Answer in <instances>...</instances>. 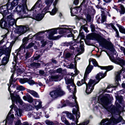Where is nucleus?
Wrapping results in <instances>:
<instances>
[{
    "label": "nucleus",
    "mask_w": 125,
    "mask_h": 125,
    "mask_svg": "<svg viewBox=\"0 0 125 125\" xmlns=\"http://www.w3.org/2000/svg\"><path fill=\"white\" fill-rule=\"evenodd\" d=\"M72 112L73 114L75 115L78 113V111L75 108H73V109Z\"/></svg>",
    "instance_id": "680f3d73"
},
{
    "label": "nucleus",
    "mask_w": 125,
    "mask_h": 125,
    "mask_svg": "<svg viewBox=\"0 0 125 125\" xmlns=\"http://www.w3.org/2000/svg\"><path fill=\"white\" fill-rule=\"evenodd\" d=\"M29 30V28L27 26H21L18 28V32L20 34V35L22 34L25 32Z\"/></svg>",
    "instance_id": "9b49d317"
},
{
    "label": "nucleus",
    "mask_w": 125,
    "mask_h": 125,
    "mask_svg": "<svg viewBox=\"0 0 125 125\" xmlns=\"http://www.w3.org/2000/svg\"><path fill=\"white\" fill-rule=\"evenodd\" d=\"M89 120H87L86 121H85L79 124L78 125H87L89 123Z\"/></svg>",
    "instance_id": "a18cd8bd"
},
{
    "label": "nucleus",
    "mask_w": 125,
    "mask_h": 125,
    "mask_svg": "<svg viewBox=\"0 0 125 125\" xmlns=\"http://www.w3.org/2000/svg\"><path fill=\"white\" fill-rule=\"evenodd\" d=\"M73 95H71V97H72V98L74 99L75 102L76 104H78V102L77 101V98L75 96V94H73Z\"/></svg>",
    "instance_id": "c03bdc74"
},
{
    "label": "nucleus",
    "mask_w": 125,
    "mask_h": 125,
    "mask_svg": "<svg viewBox=\"0 0 125 125\" xmlns=\"http://www.w3.org/2000/svg\"><path fill=\"white\" fill-rule=\"evenodd\" d=\"M28 78H25L23 79H20L19 81L21 83H24L28 82Z\"/></svg>",
    "instance_id": "473e14b6"
},
{
    "label": "nucleus",
    "mask_w": 125,
    "mask_h": 125,
    "mask_svg": "<svg viewBox=\"0 0 125 125\" xmlns=\"http://www.w3.org/2000/svg\"><path fill=\"white\" fill-rule=\"evenodd\" d=\"M93 81H94V83H93V84H92L93 85H92V87H91V92H92L93 90L94 89L95 85L99 82H98V81L97 82H96L95 80H93Z\"/></svg>",
    "instance_id": "79ce46f5"
},
{
    "label": "nucleus",
    "mask_w": 125,
    "mask_h": 125,
    "mask_svg": "<svg viewBox=\"0 0 125 125\" xmlns=\"http://www.w3.org/2000/svg\"><path fill=\"white\" fill-rule=\"evenodd\" d=\"M16 88L17 90H24L25 89L21 85L17 86Z\"/></svg>",
    "instance_id": "3c124183"
},
{
    "label": "nucleus",
    "mask_w": 125,
    "mask_h": 125,
    "mask_svg": "<svg viewBox=\"0 0 125 125\" xmlns=\"http://www.w3.org/2000/svg\"><path fill=\"white\" fill-rule=\"evenodd\" d=\"M50 94L52 98L54 99L62 96V92L60 87H58L56 88L55 90L51 92Z\"/></svg>",
    "instance_id": "39448f33"
},
{
    "label": "nucleus",
    "mask_w": 125,
    "mask_h": 125,
    "mask_svg": "<svg viewBox=\"0 0 125 125\" xmlns=\"http://www.w3.org/2000/svg\"><path fill=\"white\" fill-rule=\"evenodd\" d=\"M3 11V13H2L3 17L6 15H8L6 17V18L5 19L7 21L9 24V25L12 26L14 24H16V21L14 18V16L11 13H9L8 12V11L6 10H4Z\"/></svg>",
    "instance_id": "7ed1b4c3"
},
{
    "label": "nucleus",
    "mask_w": 125,
    "mask_h": 125,
    "mask_svg": "<svg viewBox=\"0 0 125 125\" xmlns=\"http://www.w3.org/2000/svg\"><path fill=\"white\" fill-rule=\"evenodd\" d=\"M37 39L38 40L42 41L43 40V36H38L37 37Z\"/></svg>",
    "instance_id": "bf43d9fd"
},
{
    "label": "nucleus",
    "mask_w": 125,
    "mask_h": 125,
    "mask_svg": "<svg viewBox=\"0 0 125 125\" xmlns=\"http://www.w3.org/2000/svg\"><path fill=\"white\" fill-rule=\"evenodd\" d=\"M91 61L89 60V64L86 68L85 72H87L88 73H89L91 71L93 68V65H91Z\"/></svg>",
    "instance_id": "4be33fe9"
},
{
    "label": "nucleus",
    "mask_w": 125,
    "mask_h": 125,
    "mask_svg": "<svg viewBox=\"0 0 125 125\" xmlns=\"http://www.w3.org/2000/svg\"><path fill=\"white\" fill-rule=\"evenodd\" d=\"M7 21L5 19V20H4V17H3L0 21V27L2 28L6 29L8 27V25H9L7 24Z\"/></svg>",
    "instance_id": "4468645a"
},
{
    "label": "nucleus",
    "mask_w": 125,
    "mask_h": 125,
    "mask_svg": "<svg viewBox=\"0 0 125 125\" xmlns=\"http://www.w3.org/2000/svg\"><path fill=\"white\" fill-rule=\"evenodd\" d=\"M84 84H85V83L83 82H82L81 80V81H78L76 84L78 86H79L82 85Z\"/></svg>",
    "instance_id": "de8ad7c7"
},
{
    "label": "nucleus",
    "mask_w": 125,
    "mask_h": 125,
    "mask_svg": "<svg viewBox=\"0 0 125 125\" xmlns=\"http://www.w3.org/2000/svg\"><path fill=\"white\" fill-rule=\"evenodd\" d=\"M70 10L71 16H75L78 12V10L77 8H71Z\"/></svg>",
    "instance_id": "412c9836"
},
{
    "label": "nucleus",
    "mask_w": 125,
    "mask_h": 125,
    "mask_svg": "<svg viewBox=\"0 0 125 125\" xmlns=\"http://www.w3.org/2000/svg\"><path fill=\"white\" fill-rule=\"evenodd\" d=\"M113 68L114 66L113 65H109L106 66V71L107 72L110 71L113 69Z\"/></svg>",
    "instance_id": "58836bf2"
},
{
    "label": "nucleus",
    "mask_w": 125,
    "mask_h": 125,
    "mask_svg": "<svg viewBox=\"0 0 125 125\" xmlns=\"http://www.w3.org/2000/svg\"><path fill=\"white\" fill-rule=\"evenodd\" d=\"M58 77L57 75L52 76L50 78V80L52 81H57L58 80Z\"/></svg>",
    "instance_id": "7c9ffc66"
},
{
    "label": "nucleus",
    "mask_w": 125,
    "mask_h": 125,
    "mask_svg": "<svg viewBox=\"0 0 125 125\" xmlns=\"http://www.w3.org/2000/svg\"><path fill=\"white\" fill-rule=\"evenodd\" d=\"M71 56V53L69 52H67L65 54V57L66 58H68L70 57Z\"/></svg>",
    "instance_id": "6e6d98bb"
},
{
    "label": "nucleus",
    "mask_w": 125,
    "mask_h": 125,
    "mask_svg": "<svg viewBox=\"0 0 125 125\" xmlns=\"http://www.w3.org/2000/svg\"><path fill=\"white\" fill-rule=\"evenodd\" d=\"M13 105L10 106V108H11V109L10 110L6 117L5 121L6 124L10 123L11 122V118L10 117H9V115L11 114V112L12 111V109L13 108Z\"/></svg>",
    "instance_id": "6ab92c4d"
},
{
    "label": "nucleus",
    "mask_w": 125,
    "mask_h": 125,
    "mask_svg": "<svg viewBox=\"0 0 125 125\" xmlns=\"http://www.w3.org/2000/svg\"><path fill=\"white\" fill-rule=\"evenodd\" d=\"M18 0H14L11 3L14 7L17 5L18 4Z\"/></svg>",
    "instance_id": "37998d69"
},
{
    "label": "nucleus",
    "mask_w": 125,
    "mask_h": 125,
    "mask_svg": "<svg viewBox=\"0 0 125 125\" xmlns=\"http://www.w3.org/2000/svg\"><path fill=\"white\" fill-rule=\"evenodd\" d=\"M16 10L18 12H20L22 11V8L20 6H17L16 8Z\"/></svg>",
    "instance_id": "603ef678"
},
{
    "label": "nucleus",
    "mask_w": 125,
    "mask_h": 125,
    "mask_svg": "<svg viewBox=\"0 0 125 125\" xmlns=\"http://www.w3.org/2000/svg\"><path fill=\"white\" fill-rule=\"evenodd\" d=\"M20 16L21 18H23L26 17V10H23L19 13Z\"/></svg>",
    "instance_id": "bb28decb"
},
{
    "label": "nucleus",
    "mask_w": 125,
    "mask_h": 125,
    "mask_svg": "<svg viewBox=\"0 0 125 125\" xmlns=\"http://www.w3.org/2000/svg\"><path fill=\"white\" fill-rule=\"evenodd\" d=\"M27 91L35 97H39L37 93L33 90L28 89L27 90Z\"/></svg>",
    "instance_id": "c85d7f7f"
},
{
    "label": "nucleus",
    "mask_w": 125,
    "mask_h": 125,
    "mask_svg": "<svg viewBox=\"0 0 125 125\" xmlns=\"http://www.w3.org/2000/svg\"><path fill=\"white\" fill-rule=\"evenodd\" d=\"M41 42L42 44V47H44L46 44V42L44 39L41 41Z\"/></svg>",
    "instance_id": "e2e57ef3"
},
{
    "label": "nucleus",
    "mask_w": 125,
    "mask_h": 125,
    "mask_svg": "<svg viewBox=\"0 0 125 125\" xmlns=\"http://www.w3.org/2000/svg\"><path fill=\"white\" fill-rule=\"evenodd\" d=\"M84 45H81L79 47L78 46L75 47L76 49L75 50V51L77 52L79 54L83 53L84 51Z\"/></svg>",
    "instance_id": "2eb2a0df"
},
{
    "label": "nucleus",
    "mask_w": 125,
    "mask_h": 125,
    "mask_svg": "<svg viewBox=\"0 0 125 125\" xmlns=\"http://www.w3.org/2000/svg\"><path fill=\"white\" fill-rule=\"evenodd\" d=\"M117 74L116 75V76L115 77V79L116 80L118 81L119 80H120V81H121V78L120 74L122 73V72H121L120 71L117 72Z\"/></svg>",
    "instance_id": "cd10ccee"
},
{
    "label": "nucleus",
    "mask_w": 125,
    "mask_h": 125,
    "mask_svg": "<svg viewBox=\"0 0 125 125\" xmlns=\"http://www.w3.org/2000/svg\"><path fill=\"white\" fill-rule=\"evenodd\" d=\"M63 123H64L65 125H70L69 122L67 120L66 118L63 117Z\"/></svg>",
    "instance_id": "4c0bfd02"
},
{
    "label": "nucleus",
    "mask_w": 125,
    "mask_h": 125,
    "mask_svg": "<svg viewBox=\"0 0 125 125\" xmlns=\"http://www.w3.org/2000/svg\"><path fill=\"white\" fill-rule=\"evenodd\" d=\"M106 16L105 15L101 16V23H102L106 21Z\"/></svg>",
    "instance_id": "72a5a7b5"
},
{
    "label": "nucleus",
    "mask_w": 125,
    "mask_h": 125,
    "mask_svg": "<svg viewBox=\"0 0 125 125\" xmlns=\"http://www.w3.org/2000/svg\"><path fill=\"white\" fill-rule=\"evenodd\" d=\"M96 19H97V22L98 23H100V21H101V19H100V17L99 16V15H97L96 17Z\"/></svg>",
    "instance_id": "5fc2aeb1"
},
{
    "label": "nucleus",
    "mask_w": 125,
    "mask_h": 125,
    "mask_svg": "<svg viewBox=\"0 0 125 125\" xmlns=\"http://www.w3.org/2000/svg\"><path fill=\"white\" fill-rule=\"evenodd\" d=\"M73 43H74L73 41H71L68 42H66L64 43L63 42V46L68 47L69 46H70V45H72Z\"/></svg>",
    "instance_id": "2f4dec72"
},
{
    "label": "nucleus",
    "mask_w": 125,
    "mask_h": 125,
    "mask_svg": "<svg viewBox=\"0 0 125 125\" xmlns=\"http://www.w3.org/2000/svg\"><path fill=\"white\" fill-rule=\"evenodd\" d=\"M112 99L109 94H105V95H100L98 97V100L102 105L107 107L111 104Z\"/></svg>",
    "instance_id": "f03ea898"
},
{
    "label": "nucleus",
    "mask_w": 125,
    "mask_h": 125,
    "mask_svg": "<svg viewBox=\"0 0 125 125\" xmlns=\"http://www.w3.org/2000/svg\"><path fill=\"white\" fill-rule=\"evenodd\" d=\"M44 17L42 14H38L36 17V20L37 21H40Z\"/></svg>",
    "instance_id": "c756f323"
},
{
    "label": "nucleus",
    "mask_w": 125,
    "mask_h": 125,
    "mask_svg": "<svg viewBox=\"0 0 125 125\" xmlns=\"http://www.w3.org/2000/svg\"><path fill=\"white\" fill-rule=\"evenodd\" d=\"M15 115L18 116H21L22 113V110L17 108H15Z\"/></svg>",
    "instance_id": "393cba45"
},
{
    "label": "nucleus",
    "mask_w": 125,
    "mask_h": 125,
    "mask_svg": "<svg viewBox=\"0 0 125 125\" xmlns=\"http://www.w3.org/2000/svg\"><path fill=\"white\" fill-rule=\"evenodd\" d=\"M46 123L49 125H52L53 124V123L52 122L48 120L46 121Z\"/></svg>",
    "instance_id": "774afa93"
},
{
    "label": "nucleus",
    "mask_w": 125,
    "mask_h": 125,
    "mask_svg": "<svg viewBox=\"0 0 125 125\" xmlns=\"http://www.w3.org/2000/svg\"><path fill=\"white\" fill-rule=\"evenodd\" d=\"M68 106L72 107L75 106L77 108V110L79 111L78 109L79 107L78 103V104L77 105L76 104L75 102L74 103L73 102H70L68 100H66L65 101H64L63 99V107L66 106Z\"/></svg>",
    "instance_id": "6e6552de"
},
{
    "label": "nucleus",
    "mask_w": 125,
    "mask_h": 125,
    "mask_svg": "<svg viewBox=\"0 0 125 125\" xmlns=\"http://www.w3.org/2000/svg\"><path fill=\"white\" fill-rule=\"evenodd\" d=\"M68 66H69V68L71 69H76V67H75L74 64L72 63H71Z\"/></svg>",
    "instance_id": "338daca9"
},
{
    "label": "nucleus",
    "mask_w": 125,
    "mask_h": 125,
    "mask_svg": "<svg viewBox=\"0 0 125 125\" xmlns=\"http://www.w3.org/2000/svg\"><path fill=\"white\" fill-rule=\"evenodd\" d=\"M116 25L118 27L119 31L122 33L125 34V28L124 27L117 23L116 24Z\"/></svg>",
    "instance_id": "b1692460"
},
{
    "label": "nucleus",
    "mask_w": 125,
    "mask_h": 125,
    "mask_svg": "<svg viewBox=\"0 0 125 125\" xmlns=\"http://www.w3.org/2000/svg\"><path fill=\"white\" fill-rule=\"evenodd\" d=\"M65 81L66 83V84L67 85L70 84L74 81L73 80L70 79H70H66V78H65Z\"/></svg>",
    "instance_id": "c9c22d12"
},
{
    "label": "nucleus",
    "mask_w": 125,
    "mask_h": 125,
    "mask_svg": "<svg viewBox=\"0 0 125 125\" xmlns=\"http://www.w3.org/2000/svg\"><path fill=\"white\" fill-rule=\"evenodd\" d=\"M30 85L33 84L35 83V82L32 80L28 79V80L27 82Z\"/></svg>",
    "instance_id": "8fccbe9b"
},
{
    "label": "nucleus",
    "mask_w": 125,
    "mask_h": 125,
    "mask_svg": "<svg viewBox=\"0 0 125 125\" xmlns=\"http://www.w3.org/2000/svg\"><path fill=\"white\" fill-rule=\"evenodd\" d=\"M21 121L19 120H17L15 123V125H22Z\"/></svg>",
    "instance_id": "69168bd1"
},
{
    "label": "nucleus",
    "mask_w": 125,
    "mask_h": 125,
    "mask_svg": "<svg viewBox=\"0 0 125 125\" xmlns=\"http://www.w3.org/2000/svg\"><path fill=\"white\" fill-rule=\"evenodd\" d=\"M86 18L88 21H90L92 17L90 15L87 14L86 16Z\"/></svg>",
    "instance_id": "13d9d810"
},
{
    "label": "nucleus",
    "mask_w": 125,
    "mask_h": 125,
    "mask_svg": "<svg viewBox=\"0 0 125 125\" xmlns=\"http://www.w3.org/2000/svg\"><path fill=\"white\" fill-rule=\"evenodd\" d=\"M14 7L12 5L11 3L8 2L7 4L4 6H3L0 7V10H1V12H2V10L4 9H7L8 10H12L13 8Z\"/></svg>",
    "instance_id": "f8f14e48"
},
{
    "label": "nucleus",
    "mask_w": 125,
    "mask_h": 125,
    "mask_svg": "<svg viewBox=\"0 0 125 125\" xmlns=\"http://www.w3.org/2000/svg\"><path fill=\"white\" fill-rule=\"evenodd\" d=\"M111 61L113 62L118 65H125V60L119 57L115 58L113 56L109 57Z\"/></svg>",
    "instance_id": "423d86ee"
},
{
    "label": "nucleus",
    "mask_w": 125,
    "mask_h": 125,
    "mask_svg": "<svg viewBox=\"0 0 125 125\" xmlns=\"http://www.w3.org/2000/svg\"><path fill=\"white\" fill-rule=\"evenodd\" d=\"M79 36L81 37L82 39L84 38L85 37L84 33L83 32H81V31L80 32L79 36L77 37V38H78L79 37Z\"/></svg>",
    "instance_id": "49530a36"
},
{
    "label": "nucleus",
    "mask_w": 125,
    "mask_h": 125,
    "mask_svg": "<svg viewBox=\"0 0 125 125\" xmlns=\"http://www.w3.org/2000/svg\"><path fill=\"white\" fill-rule=\"evenodd\" d=\"M42 102H39V104L35 106V107L36 108H40L42 107Z\"/></svg>",
    "instance_id": "864d4df0"
},
{
    "label": "nucleus",
    "mask_w": 125,
    "mask_h": 125,
    "mask_svg": "<svg viewBox=\"0 0 125 125\" xmlns=\"http://www.w3.org/2000/svg\"><path fill=\"white\" fill-rule=\"evenodd\" d=\"M14 43L13 42H12L10 43L8 47L6 49L4 48V52L6 53V55L10 56L11 48Z\"/></svg>",
    "instance_id": "dca6fc26"
},
{
    "label": "nucleus",
    "mask_w": 125,
    "mask_h": 125,
    "mask_svg": "<svg viewBox=\"0 0 125 125\" xmlns=\"http://www.w3.org/2000/svg\"><path fill=\"white\" fill-rule=\"evenodd\" d=\"M46 31H42L41 32H39L38 33H37V34H36L35 35H32L31 36V34H30L29 35V36H28V38L29 39H30L31 38H32L34 36H36V35H39L40 34V33H44Z\"/></svg>",
    "instance_id": "e433bc0d"
},
{
    "label": "nucleus",
    "mask_w": 125,
    "mask_h": 125,
    "mask_svg": "<svg viewBox=\"0 0 125 125\" xmlns=\"http://www.w3.org/2000/svg\"><path fill=\"white\" fill-rule=\"evenodd\" d=\"M51 32L48 35L49 39L50 40H51L52 39H57L58 38L59 36L55 37V38L54 39V38L53 37V35L54 34L57 33V31L54 29H51Z\"/></svg>",
    "instance_id": "f3484780"
},
{
    "label": "nucleus",
    "mask_w": 125,
    "mask_h": 125,
    "mask_svg": "<svg viewBox=\"0 0 125 125\" xmlns=\"http://www.w3.org/2000/svg\"><path fill=\"white\" fill-rule=\"evenodd\" d=\"M94 82L93 80L90 79L89 80L88 84L86 85V88L85 92L87 94H90L92 92L91 91V87L92 84L94 83Z\"/></svg>",
    "instance_id": "1a4fd4ad"
},
{
    "label": "nucleus",
    "mask_w": 125,
    "mask_h": 125,
    "mask_svg": "<svg viewBox=\"0 0 125 125\" xmlns=\"http://www.w3.org/2000/svg\"><path fill=\"white\" fill-rule=\"evenodd\" d=\"M40 65L39 63H33L31 64V65L36 68H37L39 67Z\"/></svg>",
    "instance_id": "a19ab883"
},
{
    "label": "nucleus",
    "mask_w": 125,
    "mask_h": 125,
    "mask_svg": "<svg viewBox=\"0 0 125 125\" xmlns=\"http://www.w3.org/2000/svg\"><path fill=\"white\" fill-rule=\"evenodd\" d=\"M57 10V9L55 7L52 10V12H50V14L52 15H54L56 13Z\"/></svg>",
    "instance_id": "09e8293b"
},
{
    "label": "nucleus",
    "mask_w": 125,
    "mask_h": 125,
    "mask_svg": "<svg viewBox=\"0 0 125 125\" xmlns=\"http://www.w3.org/2000/svg\"><path fill=\"white\" fill-rule=\"evenodd\" d=\"M66 75L65 77H64V79L66 78V79H72V76H71V75H70V73H68L66 71V69H63V78L64 76Z\"/></svg>",
    "instance_id": "a211bd4d"
},
{
    "label": "nucleus",
    "mask_w": 125,
    "mask_h": 125,
    "mask_svg": "<svg viewBox=\"0 0 125 125\" xmlns=\"http://www.w3.org/2000/svg\"><path fill=\"white\" fill-rule=\"evenodd\" d=\"M121 107L120 104L117 103L116 105V107L114 106L110 109V112L111 114L113 115H120L121 111L119 108Z\"/></svg>",
    "instance_id": "0eeeda50"
},
{
    "label": "nucleus",
    "mask_w": 125,
    "mask_h": 125,
    "mask_svg": "<svg viewBox=\"0 0 125 125\" xmlns=\"http://www.w3.org/2000/svg\"><path fill=\"white\" fill-rule=\"evenodd\" d=\"M103 72H99L97 74L95 77L96 79L99 82L101 79L104 78L106 75L107 72H105L104 73Z\"/></svg>",
    "instance_id": "ddd939ff"
},
{
    "label": "nucleus",
    "mask_w": 125,
    "mask_h": 125,
    "mask_svg": "<svg viewBox=\"0 0 125 125\" xmlns=\"http://www.w3.org/2000/svg\"><path fill=\"white\" fill-rule=\"evenodd\" d=\"M95 40L97 41L100 45L102 47L110 50L114 55H116V52L114 45L110 41L107 40L100 35L95 33L94 36Z\"/></svg>",
    "instance_id": "f257e3e1"
},
{
    "label": "nucleus",
    "mask_w": 125,
    "mask_h": 125,
    "mask_svg": "<svg viewBox=\"0 0 125 125\" xmlns=\"http://www.w3.org/2000/svg\"><path fill=\"white\" fill-rule=\"evenodd\" d=\"M10 56L6 55V56L3 57L2 61L3 65H4L7 64L9 61Z\"/></svg>",
    "instance_id": "5701e85b"
},
{
    "label": "nucleus",
    "mask_w": 125,
    "mask_h": 125,
    "mask_svg": "<svg viewBox=\"0 0 125 125\" xmlns=\"http://www.w3.org/2000/svg\"><path fill=\"white\" fill-rule=\"evenodd\" d=\"M49 8L48 7L45 8L42 12V14L44 16L47 12H48Z\"/></svg>",
    "instance_id": "ea45409f"
},
{
    "label": "nucleus",
    "mask_w": 125,
    "mask_h": 125,
    "mask_svg": "<svg viewBox=\"0 0 125 125\" xmlns=\"http://www.w3.org/2000/svg\"><path fill=\"white\" fill-rule=\"evenodd\" d=\"M76 30H73L72 28H63V37H72L74 38V35L73 33H75Z\"/></svg>",
    "instance_id": "20e7f679"
},
{
    "label": "nucleus",
    "mask_w": 125,
    "mask_h": 125,
    "mask_svg": "<svg viewBox=\"0 0 125 125\" xmlns=\"http://www.w3.org/2000/svg\"><path fill=\"white\" fill-rule=\"evenodd\" d=\"M32 106L30 105H27L26 106V110L27 111H29L31 109Z\"/></svg>",
    "instance_id": "0e129e2a"
},
{
    "label": "nucleus",
    "mask_w": 125,
    "mask_h": 125,
    "mask_svg": "<svg viewBox=\"0 0 125 125\" xmlns=\"http://www.w3.org/2000/svg\"><path fill=\"white\" fill-rule=\"evenodd\" d=\"M91 61V62H92L94 66L98 67V66L99 65L95 59H93Z\"/></svg>",
    "instance_id": "f704fd0d"
},
{
    "label": "nucleus",
    "mask_w": 125,
    "mask_h": 125,
    "mask_svg": "<svg viewBox=\"0 0 125 125\" xmlns=\"http://www.w3.org/2000/svg\"><path fill=\"white\" fill-rule=\"evenodd\" d=\"M4 48L0 49V57L4 53Z\"/></svg>",
    "instance_id": "4d7b16f0"
},
{
    "label": "nucleus",
    "mask_w": 125,
    "mask_h": 125,
    "mask_svg": "<svg viewBox=\"0 0 125 125\" xmlns=\"http://www.w3.org/2000/svg\"><path fill=\"white\" fill-rule=\"evenodd\" d=\"M120 6L119 8L120 9V10L119 12L121 14H124L125 13V8L124 6L122 4H119Z\"/></svg>",
    "instance_id": "a878e982"
},
{
    "label": "nucleus",
    "mask_w": 125,
    "mask_h": 125,
    "mask_svg": "<svg viewBox=\"0 0 125 125\" xmlns=\"http://www.w3.org/2000/svg\"><path fill=\"white\" fill-rule=\"evenodd\" d=\"M87 77H83V79H82V82H83L84 83H85V84L87 85L88 84L86 82V81L87 80Z\"/></svg>",
    "instance_id": "052dcab7"
},
{
    "label": "nucleus",
    "mask_w": 125,
    "mask_h": 125,
    "mask_svg": "<svg viewBox=\"0 0 125 125\" xmlns=\"http://www.w3.org/2000/svg\"><path fill=\"white\" fill-rule=\"evenodd\" d=\"M65 113L66 114V116L71 120H72L73 121H74L76 124H77L78 122V119H76L75 121V118L74 116L71 113L67 111L63 112V114Z\"/></svg>",
    "instance_id": "9d476101"
},
{
    "label": "nucleus",
    "mask_w": 125,
    "mask_h": 125,
    "mask_svg": "<svg viewBox=\"0 0 125 125\" xmlns=\"http://www.w3.org/2000/svg\"><path fill=\"white\" fill-rule=\"evenodd\" d=\"M10 97L12 101V104H13L14 101H19L20 100V97L19 95H17L16 96H14L13 94H10Z\"/></svg>",
    "instance_id": "aec40b11"
}]
</instances>
